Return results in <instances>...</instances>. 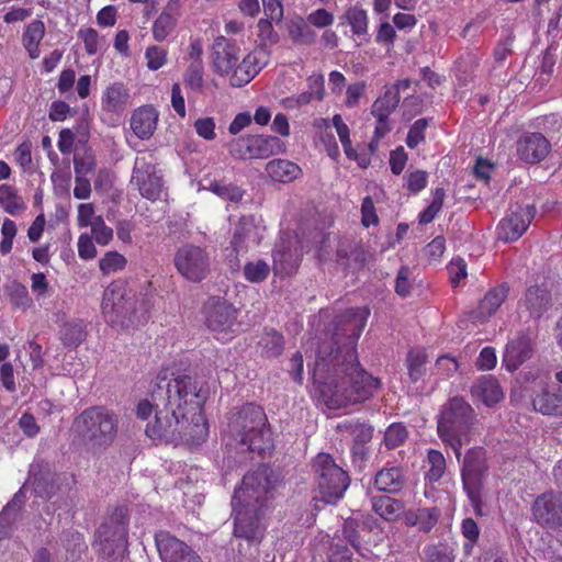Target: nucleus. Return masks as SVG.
Listing matches in <instances>:
<instances>
[{
  "mask_svg": "<svg viewBox=\"0 0 562 562\" xmlns=\"http://www.w3.org/2000/svg\"><path fill=\"white\" fill-rule=\"evenodd\" d=\"M271 490L269 469L260 465L246 473L240 486L234 492L233 535L246 540L250 546H259L265 538L266 526L261 522V518L271 497Z\"/></svg>",
  "mask_w": 562,
  "mask_h": 562,
  "instance_id": "nucleus-3",
  "label": "nucleus"
},
{
  "mask_svg": "<svg viewBox=\"0 0 562 562\" xmlns=\"http://www.w3.org/2000/svg\"><path fill=\"white\" fill-rule=\"evenodd\" d=\"M131 105L130 90L123 82L109 85L101 95V111L104 119L115 124Z\"/></svg>",
  "mask_w": 562,
  "mask_h": 562,
  "instance_id": "nucleus-16",
  "label": "nucleus"
},
{
  "mask_svg": "<svg viewBox=\"0 0 562 562\" xmlns=\"http://www.w3.org/2000/svg\"><path fill=\"white\" fill-rule=\"evenodd\" d=\"M0 206L10 215H18L25 210L23 199L18 194L14 187L9 184L0 186Z\"/></svg>",
  "mask_w": 562,
  "mask_h": 562,
  "instance_id": "nucleus-41",
  "label": "nucleus"
},
{
  "mask_svg": "<svg viewBox=\"0 0 562 562\" xmlns=\"http://www.w3.org/2000/svg\"><path fill=\"white\" fill-rule=\"evenodd\" d=\"M126 265V258L115 250L105 252L99 260V269L104 276L122 271Z\"/></svg>",
  "mask_w": 562,
  "mask_h": 562,
  "instance_id": "nucleus-49",
  "label": "nucleus"
},
{
  "mask_svg": "<svg viewBox=\"0 0 562 562\" xmlns=\"http://www.w3.org/2000/svg\"><path fill=\"white\" fill-rule=\"evenodd\" d=\"M428 125L429 120L426 117L418 119L414 122V124L408 130L405 140L408 148L414 149L425 140V132Z\"/></svg>",
  "mask_w": 562,
  "mask_h": 562,
  "instance_id": "nucleus-55",
  "label": "nucleus"
},
{
  "mask_svg": "<svg viewBox=\"0 0 562 562\" xmlns=\"http://www.w3.org/2000/svg\"><path fill=\"white\" fill-rule=\"evenodd\" d=\"M272 20L260 19L257 22V37L259 45L257 47L268 48L278 44L280 36L274 30Z\"/></svg>",
  "mask_w": 562,
  "mask_h": 562,
  "instance_id": "nucleus-48",
  "label": "nucleus"
},
{
  "mask_svg": "<svg viewBox=\"0 0 562 562\" xmlns=\"http://www.w3.org/2000/svg\"><path fill=\"white\" fill-rule=\"evenodd\" d=\"M74 169L76 177H86L95 169V158L91 150H86L82 155L74 156Z\"/></svg>",
  "mask_w": 562,
  "mask_h": 562,
  "instance_id": "nucleus-57",
  "label": "nucleus"
},
{
  "mask_svg": "<svg viewBox=\"0 0 562 562\" xmlns=\"http://www.w3.org/2000/svg\"><path fill=\"white\" fill-rule=\"evenodd\" d=\"M342 20L350 26L352 35L359 40V44L369 42V16L361 5L349 7L345 11Z\"/></svg>",
  "mask_w": 562,
  "mask_h": 562,
  "instance_id": "nucleus-31",
  "label": "nucleus"
},
{
  "mask_svg": "<svg viewBox=\"0 0 562 562\" xmlns=\"http://www.w3.org/2000/svg\"><path fill=\"white\" fill-rule=\"evenodd\" d=\"M255 159H263L284 151V145L276 136L250 135Z\"/></svg>",
  "mask_w": 562,
  "mask_h": 562,
  "instance_id": "nucleus-37",
  "label": "nucleus"
},
{
  "mask_svg": "<svg viewBox=\"0 0 562 562\" xmlns=\"http://www.w3.org/2000/svg\"><path fill=\"white\" fill-rule=\"evenodd\" d=\"M127 533L126 517L123 509H120L115 517H111L98 528L94 544L100 547L99 550L103 555L111 558L119 552L126 551Z\"/></svg>",
  "mask_w": 562,
  "mask_h": 562,
  "instance_id": "nucleus-9",
  "label": "nucleus"
},
{
  "mask_svg": "<svg viewBox=\"0 0 562 562\" xmlns=\"http://www.w3.org/2000/svg\"><path fill=\"white\" fill-rule=\"evenodd\" d=\"M240 48L235 41L217 36L212 46V66L220 76L233 72L239 61Z\"/></svg>",
  "mask_w": 562,
  "mask_h": 562,
  "instance_id": "nucleus-18",
  "label": "nucleus"
},
{
  "mask_svg": "<svg viewBox=\"0 0 562 562\" xmlns=\"http://www.w3.org/2000/svg\"><path fill=\"white\" fill-rule=\"evenodd\" d=\"M373 512L387 521L396 520L404 512V503L386 495L371 498Z\"/></svg>",
  "mask_w": 562,
  "mask_h": 562,
  "instance_id": "nucleus-38",
  "label": "nucleus"
},
{
  "mask_svg": "<svg viewBox=\"0 0 562 562\" xmlns=\"http://www.w3.org/2000/svg\"><path fill=\"white\" fill-rule=\"evenodd\" d=\"M158 112L151 105H143L134 110L130 125L139 139H149L156 131Z\"/></svg>",
  "mask_w": 562,
  "mask_h": 562,
  "instance_id": "nucleus-27",
  "label": "nucleus"
},
{
  "mask_svg": "<svg viewBox=\"0 0 562 562\" xmlns=\"http://www.w3.org/2000/svg\"><path fill=\"white\" fill-rule=\"evenodd\" d=\"M177 271L190 282H201L210 272V256L200 246L184 245L175 255Z\"/></svg>",
  "mask_w": 562,
  "mask_h": 562,
  "instance_id": "nucleus-11",
  "label": "nucleus"
},
{
  "mask_svg": "<svg viewBox=\"0 0 562 562\" xmlns=\"http://www.w3.org/2000/svg\"><path fill=\"white\" fill-rule=\"evenodd\" d=\"M553 305L552 295L546 284H536L527 288L522 306L528 311L530 317L539 319Z\"/></svg>",
  "mask_w": 562,
  "mask_h": 562,
  "instance_id": "nucleus-25",
  "label": "nucleus"
},
{
  "mask_svg": "<svg viewBox=\"0 0 562 562\" xmlns=\"http://www.w3.org/2000/svg\"><path fill=\"white\" fill-rule=\"evenodd\" d=\"M209 190L223 200L235 203L240 202L245 194V190L237 184L226 183L223 180H212L209 184Z\"/></svg>",
  "mask_w": 562,
  "mask_h": 562,
  "instance_id": "nucleus-43",
  "label": "nucleus"
},
{
  "mask_svg": "<svg viewBox=\"0 0 562 562\" xmlns=\"http://www.w3.org/2000/svg\"><path fill=\"white\" fill-rule=\"evenodd\" d=\"M270 59V52L268 48L256 47L251 53L246 56V65H251V70H248V74L245 75L241 79H239L238 83H248L250 82L259 71L267 66Z\"/></svg>",
  "mask_w": 562,
  "mask_h": 562,
  "instance_id": "nucleus-42",
  "label": "nucleus"
},
{
  "mask_svg": "<svg viewBox=\"0 0 562 562\" xmlns=\"http://www.w3.org/2000/svg\"><path fill=\"white\" fill-rule=\"evenodd\" d=\"M210 396L206 383L186 373L159 372L150 390V398L136 407L138 418L146 420L155 411L145 432L154 441L177 443L183 441L199 446L209 436V425L203 414Z\"/></svg>",
  "mask_w": 562,
  "mask_h": 562,
  "instance_id": "nucleus-2",
  "label": "nucleus"
},
{
  "mask_svg": "<svg viewBox=\"0 0 562 562\" xmlns=\"http://www.w3.org/2000/svg\"><path fill=\"white\" fill-rule=\"evenodd\" d=\"M45 33L46 27L41 20H33L26 24L22 34V45L31 59H37L40 57V45Z\"/></svg>",
  "mask_w": 562,
  "mask_h": 562,
  "instance_id": "nucleus-34",
  "label": "nucleus"
},
{
  "mask_svg": "<svg viewBox=\"0 0 562 562\" xmlns=\"http://www.w3.org/2000/svg\"><path fill=\"white\" fill-rule=\"evenodd\" d=\"M404 484L403 472L398 467L383 468L374 477V486L380 492L397 493Z\"/></svg>",
  "mask_w": 562,
  "mask_h": 562,
  "instance_id": "nucleus-36",
  "label": "nucleus"
},
{
  "mask_svg": "<svg viewBox=\"0 0 562 562\" xmlns=\"http://www.w3.org/2000/svg\"><path fill=\"white\" fill-rule=\"evenodd\" d=\"M412 269L408 266H402L395 278V293L401 297H406L412 293L413 280Z\"/></svg>",
  "mask_w": 562,
  "mask_h": 562,
  "instance_id": "nucleus-56",
  "label": "nucleus"
},
{
  "mask_svg": "<svg viewBox=\"0 0 562 562\" xmlns=\"http://www.w3.org/2000/svg\"><path fill=\"white\" fill-rule=\"evenodd\" d=\"M9 299L14 307L23 311L33 305V300L29 294L27 288L20 282H13L11 284L9 289Z\"/></svg>",
  "mask_w": 562,
  "mask_h": 562,
  "instance_id": "nucleus-53",
  "label": "nucleus"
},
{
  "mask_svg": "<svg viewBox=\"0 0 562 562\" xmlns=\"http://www.w3.org/2000/svg\"><path fill=\"white\" fill-rule=\"evenodd\" d=\"M91 234V237L101 246L108 245L113 238V229L104 223L101 216L93 220Z\"/></svg>",
  "mask_w": 562,
  "mask_h": 562,
  "instance_id": "nucleus-62",
  "label": "nucleus"
},
{
  "mask_svg": "<svg viewBox=\"0 0 562 562\" xmlns=\"http://www.w3.org/2000/svg\"><path fill=\"white\" fill-rule=\"evenodd\" d=\"M532 516L540 526L562 530V492L540 494L532 504Z\"/></svg>",
  "mask_w": 562,
  "mask_h": 562,
  "instance_id": "nucleus-13",
  "label": "nucleus"
},
{
  "mask_svg": "<svg viewBox=\"0 0 562 562\" xmlns=\"http://www.w3.org/2000/svg\"><path fill=\"white\" fill-rule=\"evenodd\" d=\"M508 292L509 288L506 283L490 289L477 306L467 314L468 318L473 324L486 323L506 301Z\"/></svg>",
  "mask_w": 562,
  "mask_h": 562,
  "instance_id": "nucleus-20",
  "label": "nucleus"
},
{
  "mask_svg": "<svg viewBox=\"0 0 562 562\" xmlns=\"http://www.w3.org/2000/svg\"><path fill=\"white\" fill-rule=\"evenodd\" d=\"M533 353L531 339L526 334L519 333L510 339L505 348L503 363L508 371L517 370Z\"/></svg>",
  "mask_w": 562,
  "mask_h": 562,
  "instance_id": "nucleus-22",
  "label": "nucleus"
},
{
  "mask_svg": "<svg viewBox=\"0 0 562 562\" xmlns=\"http://www.w3.org/2000/svg\"><path fill=\"white\" fill-rule=\"evenodd\" d=\"M261 355L266 358H277L284 350V337L276 329L266 330L259 340Z\"/></svg>",
  "mask_w": 562,
  "mask_h": 562,
  "instance_id": "nucleus-40",
  "label": "nucleus"
},
{
  "mask_svg": "<svg viewBox=\"0 0 562 562\" xmlns=\"http://www.w3.org/2000/svg\"><path fill=\"white\" fill-rule=\"evenodd\" d=\"M259 237L256 225L241 217L234 228L229 246L225 248V257L229 267L237 270L240 267L239 256L248 252L250 245H258Z\"/></svg>",
  "mask_w": 562,
  "mask_h": 562,
  "instance_id": "nucleus-12",
  "label": "nucleus"
},
{
  "mask_svg": "<svg viewBox=\"0 0 562 562\" xmlns=\"http://www.w3.org/2000/svg\"><path fill=\"white\" fill-rule=\"evenodd\" d=\"M481 420L470 404L459 398V446L462 440L469 441L471 437L479 434Z\"/></svg>",
  "mask_w": 562,
  "mask_h": 562,
  "instance_id": "nucleus-33",
  "label": "nucleus"
},
{
  "mask_svg": "<svg viewBox=\"0 0 562 562\" xmlns=\"http://www.w3.org/2000/svg\"><path fill=\"white\" fill-rule=\"evenodd\" d=\"M485 471V452L481 448L471 449L464 457L462 483L477 515H482L481 487Z\"/></svg>",
  "mask_w": 562,
  "mask_h": 562,
  "instance_id": "nucleus-7",
  "label": "nucleus"
},
{
  "mask_svg": "<svg viewBox=\"0 0 562 562\" xmlns=\"http://www.w3.org/2000/svg\"><path fill=\"white\" fill-rule=\"evenodd\" d=\"M266 172L273 182L290 183L303 175L302 168L294 161L276 158L266 165Z\"/></svg>",
  "mask_w": 562,
  "mask_h": 562,
  "instance_id": "nucleus-29",
  "label": "nucleus"
},
{
  "mask_svg": "<svg viewBox=\"0 0 562 562\" xmlns=\"http://www.w3.org/2000/svg\"><path fill=\"white\" fill-rule=\"evenodd\" d=\"M228 431L250 452L259 456L273 448L271 430L263 408L247 403L228 414Z\"/></svg>",
  "mask_w": 562,
  "mask_h": 562,
  "instance_id": "nucleus-4",
  "label": "nucleus"
},
{
  "mask_svg": "<svg viewBox=\"0 0 562 562\" xmlns=\"http://www.w3.org/2000/svg\"><path fill=\"white\" fill-rule=\"evenodd\" d=\"M317 475V485L322 501L326 504H335L339 501L350 483L346 471L337 465L328 453H318L312 464Z\"/></svg>",
  "mask_w": 562,
  "mask_h": 562,
  "instance_id": "nucleus-5",
  "label": "nucleus"
},
{
  "mask_svg": "<svg viewBox=\"0 0 562 562\" xmlns=\"http://www.w3.org/2000/svg\"><path fill=\"white\" fill-rule=\"evenodd\" d=\"M344 539L349 542L352 548L361 553V540L359 536V522L356 519H347L342 525L341 530Z\"/></svg>",
  "mask_w": 562,
  "mask_h": 562,
  "instance_id": "nucleus-64",
  "label": "nucleus"
},
{
  "mask_svg": "<svg viewBox=\"0 0 562 562\" xmlns=\"http://www.w3.org/2000/svg\"><path fill=\"white\" fill-rule=\"evenodd\" d=\"M439 510L436 507L418 508L405 513V524L417 527L419 531L429 532L438 522Z\"/></svg>",
  "mask_w": 562,
  "mask_h": 562,
  "instance_id": "nucleus-35",
  "label": "nucleus"
},
{
  "mask_svg": "<svg viewBox=\"0 0 562 562\" xmlns=\"http://www.w3.org/2000/svg\"><path fill=\"white\" fill-rule=\"evenodd\" d=\"M413 81L408 78L397 80L392 86H385L382 95L376 98L371 106L372 115L391 116L398 106L400 92L409 89Z\"/></svg>",
  "mask_w": 562,
  "mask_h": 562,
  "instance_id": "nucleus-24",
  "label": "nucleus"
},
{
  "mask_svg": "<svg viewBox=\"0 0 562 562\" xmlns=\"http://www.w3.org/2000/svg\"><path fill=\"white\" fill-rule=\"evenodd\" d=\"M205 324L218 340L233 338V326L237 319V310L222 297L212 296L204 304Z\"/></svg>",
  "mask_w": 562,
  "mask_h": 562,
  "instance_id": "nucleus-8",
  "label": "nucleus"
},
{
  "mask_svg": "<svg viewBox=\"0 0 562 562\" xmlns=\"http://www.w3.org/2000/svg\"><path fill=\"white\" fill-rule=\"evenodd\" d=\"M102 314L105 321L111 324H122L124 319L135 310V303L125 283L114 281L104 290Z\"/></svg>",
  "mask_w": 562,
  "mask_h": 562,
  "instance_id": "nucleus-10",
  "label": "nucleus"
},
{
  "mask_svg": "<svg viewBox=\"0 0 562 562\" xmlns=\"http://www.w3.org/2000/svg\"><path fill=\"white\" fill-rule=\"evenodd\" d=\"M250 142V135L241 136L233 139L228 144V151L235 159L246 160L255 159L252 154V146Z\"/></svg>",
  "mask_w": 562,
  "mask_h": 562,
  "instance_id": "nucleus-54",
  "label": "nucleus"
},
{
  "mask_svg": "<svg viewBox=\"0 0 562 562\" xmlns=\"http://www.w3.org/2000/svg\"><path fill=\"white\" fill-rule=\"evenodd\" d=\"M424 106V99L420 95L405 97L401 105L403 117L407 121L412 120L423 112Z\"/></svg>",
  "mask_w": 562,
  "mask_h": 562,
  "instance_id": "nucleus-63",
  "label": "nucleus"
},
{
  "mask_svg": "<svg viewBox=\"0 0 562 562\" xmlns=\"http://www.w3.org/2000/svg\"><path fill=\"white\" fill-rule=\"evenodd\" d=\"M59 335L65 347L76 349L86 340L87 331L82 322H68L61 326Z\"/></svg>",
  "mask_w": 562,
  "mask_h": 562,
  "instance_id": "nucleus-39",
  "label": "nucleus"
},
{
  "mask_svg": "<svg viewBox=\"0 0 562 562\" xmlns=\"http://www.w3.org/2000/svg\"><path fill=\"white\" fill-rule=\"evenodd\" d=\"M550 150L551 144L541 133H525L516 143L518 158L530 165L542 161Z\"/></svg>",
  "mask_w": 562,
  "mask_h": 562,
  "instance_id": "nucleus-19",
  "label": "nucleus"
},
{
  "mask_svg": "<svg viewBox=\"0 0 562 562\" xmlns=\"http://www.w3.org/2000/svg\"><path fill=\"white\" fill-rule=\"evenodd\" d=\"M427 362V356L425 351L418 349H411L406 358V367L408 371L409 380L413 383L419 381L425 373V364Z\"/></svg>",
  "mask_w": 562,
  "mask_h": 562,
  "instance_id": "nucleus-44",
  "label": "nucleus"
},
{
  "mask_svg": "<svg viewBox=\"0 0 562 562\" xmlns=\"http://www.w3.org/2000/svg\"><path fill=\"white\" fill-rule=\"evenodd\" d=\"M168 52L160 46H148L145 52L147 68L151 71L160 69L167 63Z\"/></svg>",
  "mask_w": 562,
  "mask_h": 562,
  "instance_id": "nucleus-60",
  "label": "nucleus"
},
{
  "mask_svg": "<svg viewBox=\"0 0 562 562\" xmlns=\"http://www.w3.org/2000/svg\"><path fill=\"white\" fill-rule=\"evenodd\" d=\"M271 267L263 260L248 261L244 266V278L250 283H262L269 277Z\"/></svg>",
  "mask_w": 562,
  "mask_h": 562,
  "instance_id": "nucleus-47",
  "label": "nucleus"
},
{
  "mask_svg": "<svg viewBox=\"0 0 562 562\" xmlns=\"http://www.w3.org/2000/svg\"><path fill=\"white\" fill-rule=\"evenodd\" d=\"M181 16L180 0H169L151 26L153 37L156 42H164L177 27Z\"/></svg>",
  "mask_w": 562,
  "mask_h": 562,
  "instance_id": "nucleus-23",
  "label": "nucleus"
},
{
  "mask_svg": "<svg viewBox=\"0 0 562 562\" xmlns=\"http://www.w3.org/2000/svg\"><path fill=\"white\" fill-rule=\"evenodd\" d=\"M536 215L533 205L510 206L506 216L497 226L498 239L505 243H512L519 239L527 231Z\"/></svg>",
  "mask_w": 562,
  "mask_h": 562,
  "instance_id": "nucleus-14",
  "label": "nucleus"
},
{
  "mask_svg": "<svg viewBox=\"0 0 562 562\" xmlns=\"http://www.w3.org/2000/svg\"><path fill=\"white\" fill-rule=\"evenodd\" d=\"M369 315L367 306L346 310L334 318L333 333L317 344L312 378L329 409L364 403L381 387L380 379L361 366L357 353Z\"/></svg>",
  "mask_w": 562,
  "mask_h": 562,
  "instance_id": "nucleus-1",
  "label": "nucleus"
},
{
  "mask_svg": "<svg viewBox=\"0 0 562 562\" xmlns=\"http://www.w3.org/2000/svg\"><path fill=\"white\" fill-rule=\"evenodd\" d=\"M78 431L97 445H110L117 432V419L103 406L86 408L74 423Z\"/></svg>",
  "mask_w": 562,
  "mask_h": 562,
  "instance_id": "nucleus-6",
  "label": "nucleus"
},
{
  "mask_svg": "<svg viewBox=\"0 0 562 562\" xmlns=\"http://www.w3.org/2000/svg\"><path fill=\"white\" fill-rule=\"evenodd\" d=\"M288 35L291 42L297 46H312L317 41V34L308 24L306 19L294 15L285 23Z\"/></svg>",
  "mask_w": 562,
  "mask_h": 562,
  "instance_id": "nucleus-30",
  "label": "nucleus"
},
{
  "mask_svg": "<svg viewBox=\"0 0 562 562\" xmlns=\"http://www.w3.org/2000/svg\"><path fill=\"white\" fill-rule=\"evenodd\" d=\"M301 262V252L291 241L282 240L272 250V270L276 276H291Z\"/></svg>",
  "mask_w": 562,
  "mask_h": 562,
  "instance_id": "nucleus-21",
  "label": "nucleus"
},
{
  "mask_svg": "<svg viewBox=\"0 0 562 562\" xmlns=\"http://www.w3.org/2000/svg\"><path fill=\"white\" fill-rule=\"evenodd\" d=\"M203 75V63H191L183 74L186 87L192 91L201 92L204 86Z\"/></svg>",
  "mask_w": 562,
  "mask_h": 562,
  "instance_id": "nucleus-51",
  "label": "nucleus"
},
{
  "mask_svg": "<svg viewBox=\"0 0 562 562\" xmlns=\"http://www.w3.org/2000/svg\"><path fill=\"white\" fill-rule=\"evenodd\" d=\"M78 37L83 42L85 50L89 56H93L99 50L100 35L93 27H80Z\"/></svg>",
  "mask_w": 562,
  "mask_h": 562,
  "instance_id": "nucleus-61",
  "label": "nucleus"
},
{
  "mask_svg": "<svg viewBox=\"0 0 562 562\" xmlns=\"http://www.w3.org/2000/svg\"><path fill=\"white\" fill-rule=\"evenodd\" d=\"M338 428L352 435L355 441L361 445L369 442L373 436V427L367 423L345 420L338 425Z\"/></svg>",
  "mask_w": 562,
  "mask_h": 562,
  "instance_id": "nucleus-46",
  "label": "nucleus"
},
{
  "mask_svg": "<svg viewBox=\"0 0 562 562\" xmlns=\"http://www.w3.org/2000/svg\"><path fill=\"white\" fill-rule=\"evenodd\" d=\"M408 431L403 423H393L385 430L384 445L387 449H395L406 441Z\"/></svg>",
  "mask_w": 562,
  "mask_h": 562,
  "instance_id": "nucleus-52",
  "label": "nucleus"
},
{
  "mask_svg": "<svg viewBox=\"0 0 562 562\" xmlns=\"http://www.w3.org/2000/svg\"><path fill=\"white\" fill-rule=\"evenodd\" d=\"M405 187L411 194L423 191L428 183V173L424 170L408 171L405 177Z\"/></svg>",
  "mask_w": 562,
  "mask_h": 562,
  "instance_id": "nucleus-58",
  "label": "nucleus"
},
{
  "mask_svg": "<svg viewBox=\"0 0 562 562\" xmlns=\"http://www.w3.org/2000/svg\"><path fill=\"white\" fill-rule=\"evenodd\" d=\"M132 182L136 184L142 196L156 201L162 192V180L157 175L156 167L145 158H136L133 168Z\"/></svg>",
  "mask_w": 562,
  "mask_h": 562,
  "instance_id": "nucleus-17",
  "label": "nucleus"
},
{
  "mask_svg": "<svg viewBox=\"0 0 562 562\" xmlns=\"http://www.w3.org/2000/svg\"><path fill=\"white\" fill-rule=\"evenodd\" d=\"M438 435L457 454V397L442 406L437 420Z\"/></svg>",
  "mask_w": 562,
  "mask_h": 562,
  "instance_id": "nucleus-26",
  "label": "nucleus"
},
{
  "mask_svg": "<svg viewBox=\"0 0 562 562\" xmlns=\"http://www.w3.org/2000/svg\"><path fill=\"white\" fill-rule=\"evenodd\" d=\"M536 412L562 417V386L546 387L532 398Z\"/></svg>",
  "mask_w": 562,
  "mask_h": 562,
  "instance_id": "nucleus-28",
  "label": "nucleus"
},
{
  "mask_svg": "<svg viewBox=\"0 0 562 562\" xmlns=\"http://www.w3.org/2000/svg\"><path fill=\"white\" fill-rule=\"evenodd\" d=\"M445 190L436 188L432 192V201L430 204L418 214V223L427 225L431 223L443 205Z\"/></svg>",
  "mask_w": 562,
  "mask_h": 562,
  "instance_id": "nucleus-50",
  "label": "nucleus"
},
{
  "mask_svg": "<svg viewBox=\"0 0 562 562\" xmlns=\"http://www.w3.org/2000/svg\"><path fill=\"white\" fill-rule=\"evenodd\" d=\"M428 470L425 473V479L429 483L438 482L446 471V459L443 454L435 449H430L427 454Z\"/></svg>",
  "mask_w": 562,
  "mask_h": 562,
  "instance_id": "nucleus-45",
  "label": "nucleus"
},
{
  "mask_svg": "<svg viewBox=\"0 0 562 562\" xmlns=\"http://www.w3.org/2000/svg\"><path fill=\"white\" fill-rule=\"evenodd\" d=\"M155 543L162 562H203L190 546L169 531L157 532Z\"/></svg>",
  "mask_w": 562,
  "mask_h": 562,
  "instance_id": "nucleus-15",
  "label": "nucleus"
},
{
  "mask_svg": "<svg viewBox=\"0 0 562 562\" xmlns=\"http://www.w3.org/2000/svg\"><path fill=\"white\" fill-rule=\"evenodd\" d=\"M461 530L463 537L467 539V542L463 546L464 554L470 555L479 538L480 529L477 527V524L472 518H465L462 521Z\"/></svg>",
  "mask_w": 562,
  "mask_h": 562,
  "instance_id": "nucleus-59",
  "label": "nucleus"
},
{
  "mask_svg": "<svg viewBox=\"0 0 562 562\" xmlns=\"http://www.w3.org/2000/svg\"><path fill=\"white\" fill-rule=\"evenodd\" d=\"M471 393L473 397L481 400L486 406L498 403L504 396L498 381L491 375L477 380L471 386Z\"/></svg>",
  "mask_w": 562,
  "mask_h": 562,
  "instance_id": "nucleus-32",
  "label": "nucleus"
}]
</instances>
